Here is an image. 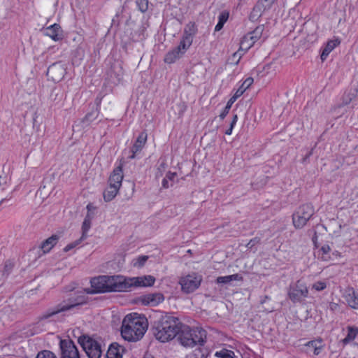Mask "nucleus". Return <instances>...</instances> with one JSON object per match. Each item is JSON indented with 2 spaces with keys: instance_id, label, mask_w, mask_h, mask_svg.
Listing matches in <instances>:
<instances>
[{
  "instance_id": "9b49d317",
  "label": "nucleus",
  "mask_w": 358,
  "mask_h": 358,
  "mask_svg": "<svg viewBox=\"0 0 358 358\" xmlns=\"http://www.w3.org/2000/svg\"><path fill=\"white\" fill-rule=\"evenodd\" d=\"M164 301L162 293H149L136 298V303H141L144 306H156Z\"/></svg>"
},
{
  "instance_id": "c9c22d12",
  "label": "nucleus",
  "mask_w": 358,
  "mask_h": 358,
  "mask_svg": "<svg viewBox=\"0 0 358 358\" xmlns=\"http://www.w3.org/2000/svg\"><path fill=\"white\" fill-rule=\"evenodd\" d=\"M91 227V220L89 217V216H86L85 218L83 226H82V230H83V235L81 236V239H85L87 237V232L89 231V229Z\"/></svg>"
},
{
  "instance_id": "bb28decb",
  "label": "nucleus",
  "mask_w": 358,
  "mask_h": 358,
  "mask_svg": "<svg viewBox=\"0 0 358 358\" xmlns=\"http://www.w3.org/2000/svg\"><path fill=\"white\" fill-rule=\"evenodd\" d=\"M197 32V27L194 22H189L185 27L182 36L189 38L193 41V38Z\"/></svg>"
},
{
  "instance_id": "8fccbe9b",
  "label": "nucleus",
  "mask_w": 358,
  "mask_h": 358,
  "mask_svg": "<svg viewBox=\"0 0 358 358\" xmlns=\"http://www.w3.org/2000/svg\"><path fill=\"white\" fill-rule=\"evenodd\" d=\"M38 324H39V322H38L37 324H36L34 325V330H33V331L31 332V335L39 334L42 331L41 329H38Z\"/></svg>"
},
{
  "instance_id": "4c0bfd02",
  "label": "nucleus",
  "mask_w": 358,
  "mask_h": 358,
  "mask_svg": "<svg viewBox=\"0 0 358 358\" xmlns=\"http://www.w3.org/2000/svg\"><path fill=\"white\" fill-rule=\"evenodd\" d=\"M207 355L203 350L199 348L195 349L192 352L187 355L186 358H206Z\"/></svg>"
},
{
  "instance_id": "f257e3e1",
  "label": "nucleus",
  "mask_w": 358,
  "mask_h": 358,
  "mask_svg": "<svg viewBox=\"0 0 358 358\" xmlns=\"http://www.w3.org/2000/svg\"><path fill=\"white\" fill-rule=\"evenodd\" d=\"M91 289L88 294L122 292L127 288V283L119 275H99L90 280Z\"/></svg>"
},
{
  "instance_id": "cd10ccee",
  "label": "nucleus",
  "mask_w": 358,
  "mask_h": 358,
  "mask_svg": "<svg viewBox=\"0 0 358 358\" xmlns=\"http://www.w3.org/2000/svg\"><path fill=\"white\" fill-rule=\"evenodd\" d=\"M241 280H242V277L239 274L236 273V274L226 275V276H220V277L217 278L216 282L218 284H227L233 280L239 281Z\"/></svg>"
},
{
  "instance_id": "49530a36",
  "label": "nucleus",
  "mask_w": 358,
  "mask_h": 358,
  "mask_svg": "<svg viewBox=\"0 0 358 358\" xmlns=\"http://www.w3.org/2000/svg\"><path fill=\"white\" fill-rule=\"evenodd\" d=\"M327 287V285L324 282L317 281L313 285V288L317 291H322Z\"/></svg>"
},
{
  "instance_id": "e433bc0d",
  "label": "nucleus",
  "mask_w": 358,
  "mask_h": 358,
  "mask_svg": "<svg viewBox=\"0 0 358 358\" xmlns=\"http://www.w3.org/2000/svg\"><path fill=\"white\" fill-rule=\"evenodd\" d=\"M229 15L228 13H222L219 15V20L217 24H216L215 27V31H219L221 30L224 24V23L227 22L228 19Z\"/></svg>"
},
{
  "instance_id": "0eeeda50",
  "label": "nucleus",
  "mask_w": 358,
  "mask_h": 358,
  "mask_svg": "<svg viewBox=\"0 0 358 358\" xmlns=\"http://www.w3.org/2000/svg\"><path fill=\"white\" fill-rule=\"evenodd\" d=\"M308 294V289L306 285L301 280L291 285L288 290V296L293 303L302 302Z\"/></svg>"
},
{
  "instance_id": "a211bd4d",
  "label": "nucleus",
  "mask_w": 358,
  "mask_h": 358,
  "mask_svg": "<svg viewBox=\"0 0 358 358\" xmlns=\"http://www.w3.org/2000/svg\"><path fill=\"white\" fill-rule=\"evenodd\" d=\"M307 352H313L314 355H318L324 349V343L322 339H316L308 341L305 344Z\"/></svg>"
},
{
  "instance_id": "412c9836",
  "label": "nucleus",
  "mask_w": 358,
  "mask_h": 358,
  "mask_svg": "<svg viewBox=\"0 0 358 358\" xmlns=\"http://www.w3.org/2000/svg\"><path fill=\"white\" fill-rule=\"evenodd\" d=\"M155 282V278L150 275L136 277V287H151Z\"/></svg>"
},
{
  "instance_id": "603ef678",
  "label": "nucleus",
  "mask_w": 358,
  "mask_h": 358,
  "mask_svg": "<svg viewBox=\"0 0 358 358\" xmlns=\"http://www.w3.org/2000/svg\"><path fill=\"white\" fill-rule=\"evenodd\" d=\"M259 242V240L257 238L252 239L249 241V243L247 244V247L248 248H252L255 244H257Z\"/></svg>"
},
{
  "instance_id": "79ce46f5",
  "label": "nucleus",
  "mask_w": 358,
  "mask_h": 358,
  "mask_svg": "<svg viewBox=\"0 0 358 358\" xmlns=\"http://www.w3.org/2000/svg\"><path fill=\"white\" fill-rule=\"evenodd\" d=\"M55 71H60V73H61L60 74L62 76L64 75V69L62 68V66L61 65H57L56 64H53L48 68V73H53Z\"/></svg>"
},
{
  "instance_id": "6e6552de",
  "label": "nucleus",
  "mask_w": 358,
  "mask_h": 358,
  "mask_svg": "<svg viewBox=\"0 0 358 358\" xmlns=\"http://www.w3.org/2000/svg\"><path fill=\"white\" fill-rule=\"evenodd\" d=\"M201 280L202 278L201 275H199L196 273H192L181 277L179 280V284L180 285L181 289L183 292L189 294L199 288Z\"/></svg>"
},
{
  "instance_id": "4be33fe9",
  "label": "nucleus",
  "mask_w": 358,
  "mask_h": 358,
  "mask_svg": "<svg viewBox=\"0 0 358 358\" xmlns=\"http://www.w3.org/2000/svg\"><path fill=\"white\" fill-rule=\"evenodd\" d=\"M59 236L54 234L44 241L41 245V248L43 250V253L49 252L57 244Z\"/></svg>"
},
{
  "instance_id": "20e7f679",
  "label": "nucleus",
  "mask_w": 358,
  "mask_h": 358,
  "mask_svg": "<svg viewBox=\"0 0 358 358\" xmlns=\"http://www.w3.org/2000/svg\"><path fill=\"white\" fill-rule=\"evenodd\" d=\"M85 303L86 299L84 295L71 296L57 304L55 308L48 310L40 317V320L48 319L55 315L69 310Z\"/></svg>"
},
{
  "instance_id": "f704fd0d",
  "label": "nucleus",
  "mask_w": 358,
  "mask_h": 358,
  "mask_svg": "<svg viewBox=\"0 0 358 358\" xmlns=\"http://www.w3.org/2000/svg\"><path fill=\"white\" fill-rule=\"evenodd\" d=\"M331 251V248L329 245H324L322 246V248L320 250V258L323 261H329L331 258L329 252Z\"/></svg>"
},
{
  "instance_id": "09e8293b",
  "label": "nucleus",
  "mask_w": 358,
  "mask_h": 358,
  "mask_svg": "<svg viewBox=\"0 0 358 358\" xmlns=\"http://www.w3.org/2000/svg\"><path fill=\"white\" fill-rule=\"evenodd\" d=\"M339 306L336 303L331 302L329 303V308L332 311H336L338 309Z\"/></svg>"
},
{
  "instance_id": "6ab92c4d",
  "label": "nucleus",
  "mask_w": 358,
  "mask_h": 358,
  "mask_svg": "<svg viewBox=\"0 0 358 358\" xmlns=\"http://www.w3.org/2000/svg\"><path fill=\"white\" fill-rule=\"evenodd\" d=\"M124 348L117 343H113L110 345L107 353V358H122Z\"/></svg>"
},
{
  "instance_id": "b1692460",
  "label": "nucleus",
  "mask_w": 358,
  "mask_h": 358,
  "mask_svg": "<svg viewBox=\"0 0 358 358\" xmlns=\"http://www.w3.org/2000/svg\"><path fill=\"white\" fill-rule=\"evenodd\" d=\"M339 41L338 40H331L327 42L325 47L322 49L320 58L322 61H324L329 53L339 44Z\"/></svg>"
},
{
  "instance_id": "39448f33",
  "label": "nucleus",
  "mask_w": 358,
  "mask_h": 358,
  "mask_svg": "<svg viewBox=\"0 0 358 358\" xmlns=\"http://www.w3.org/2000/svg\"><path fill=\"white\" fill-rule=\"evenodd\" d=\"M78 343L89 358H101L103 350L100 341L87 335L78 338Z\"/></svg>"
},
{
  "instance_id": "473e14b6",
  "label": "nucleus",
  "mask_w": 358,
  "mask_h": 358,
  "mask_svg": "<svg viewBox=\"0 0 358 358\" xmlns=\"http://www.w3.org/2000/svg\"><path fill=\"white\" fill-rule=\"evenodd\" d=\"M147 133L146 132H141L137 139L136 140V153L141 150L147 141Z\"/></svg>"
},
{
  "instance_id": "72a5a7b5",
  "label": "nucleus",
  "mask_w": 358,
  "mask_h": 358,
  "mask_svg": "<svg viewBox=\"0 0 358 358\" xmlns=\"http://www.w3.org/2000/svg\"><path fill=\"white\" fill-rule=\"evenodd\" d=\"M215 356L217 358H236L234 352L227 349H222L220 351H217L215 353Z\"/></svg>"
},
{
  "instance_id": "37998d69",
  "label": "nucleus",
  "mask_w": 358,
  "mask_h": 358,
  "mask_svg": "<svg viewBox=\"0 0 358 358\" xmlns=\"http://www.w3.org/2000/svg\"><path fill=\"white\" fill-rule=\"evenodd\" d=\"M111 71H114L117 80L121 79L122 72V68L120 67V64H118V63L115 64L114 66L111 69Z\"/></svg>"
},
{
  "instance_id": "7ed1b4c3",
  "label": "nucleus",
  "mask_w": 358,
  "mask_h": 358,
  "mask_svg": "<svg viewBox=\"0 0 358 358\" xmlns=\"http://www.w3.org/2000/svg\"><path fill=\"white\" fill-rule=\"evenodd\" d=\"M178 329V319L173 316L166 315L155 323L153 334L157 340L165 343L176 336Z\"/></svg>"
},
{
  "instance_id": "2eb2a0df",
  "label": "nucleus",
  "mask_w": 358,
  "mask_h": 358,
  "mask_svg": "<svg viewBox=\"0 0 358 358\" xmlns=\"http://www.w3.org/2000/svg\"><path fill=\"white\" fill-rule=\"evenodd\" d=\"M43 34L54 41H59L63 38V31L60 25L56 23L45 28Z\"/></svg>"
},
{
  "instance_id": "4468645a",
  "label": "nucleus",
  "mask_w": 358,
  "mask_h": 358,
  "mask_svg": "<svg viewBox=\"0 0 358 358\" xmlns=\"http://www.w3.org/2000/svg\"><path fill=\"white\" fill-rule=\"evenodd\" d=\"M124 166L125 162L121 160L120 164L114 169L113 173L110 174L108 179V184L114 185L119 188L120 187L123 179L122 169Z\"/></svg>"
},
{
  "instance_id": "a19ab883",
  "label": "nucleus",
  "mask_w": 358,
  "mask_h": 358,
  "mask_svg": "<svg viewBox=\"0 0 358 358\" xmlns=\"http://www.w3.org/2000/svg\"><path fill=\"white\" fill-rule=\"evenodd\" d=\"M137 6L141 12L144 13L148 9L149 3L148 0H138Z\"/></svg>"
},
{
  "instance_id": "f3484780",
  "label": "nucleus",
  "mask_w": 358,
  "mask_h": 358,
  "mask_svg": "<svg viewBox=\"0 0 358 358\" xmlns=\"http://www.w3.org/2000/svg\"><path fill=\"white\" fill-rule=\"evenodd\" d=\"M348 305L353 308L358 309V294L352 287H348L343 294Z\"/></svg>"
},
{
  "instance_id": "c85d7f7f",
  "label": "nucleus",
  "mask_w": 358,
  "mask_h": 358,
  "mask_svg": "<svg viewBox=\"0 0 358 358\" xmlns=\"http://www.w3.org/2000/svg\"><path fill=\"white\" fill-rule=\"evenodd\" d=\"M192 42L193 41L189 40V38L182 36L178 45L176 48L179 50V52L184 55L192 45Z\"/></svg>"
},
{
  "instance_id": "7c9ffc66",
  "label": "nucleus",
  "mask_w": 358,
  "mask_h": 358,
  "mask_svg": "<svg viewBox=\"0 0 358 358\" xmlns=\"http://www.w3.org/2000/svg\"><path fill=\"white\" fill-rule=\"evenodd\" d=\"M99 111L97 108H93L90 112L86 114L83 117L82 122L85 125H89L92 122L98 117Z\"/></svg>"
},
{
  "instance_id": "4d7b16f0",
  "label": "nucleus",
  "mask_w": 358,
  "mask_h": 358,
  "mask_svg": "<svg viewBox=\"0 0 358 358\" xmlns=\"http://www.w3.org/2000/svg\"><path fill=\"white\" fill-rule=\"evenodd\" d=\"M144 358H148V357H144Z\"/></svg>"
},
{
  "instance_id": "423d86ee",
  "label": "nucleus",
  "mask_w": 358,
  "mask_h": 358,
  "mask_svg": "<svg viewBox=\"0 0 358 358\" xmlns=\"http://www.w3.org/2000/svg\"><path fill=\"white\" fill-rule=\"evenodd\" d=\"M315 213L313 206L310 203L303 204L298 208L292 215V221L296 228L303 227Z\"/></svg>"
},
{
  "instance_id": "393cba45",
  "label": "nucleus",
  "mask_w": 358,
  "mask_h": 358,
  "mask_svg": "<svg viewBox=\"0 0 358 358\" xmlns=\"http://www.w3.org/2000/svg\"><path fill=\"white\" fill-rule=\"evenodd\" d=\"M253 83V78L251 77H249L246 78L241 85L237 89L234 94L231 96L233 97L236 101V99L240 97L245 92V90L250 87V86Z\"/></svg>"
},
{
  "instance_id": "de8ad7c7",
  "label": "nucleus",
  "mask_w": 358,
  "mask_h": 358,
  "mask_svg": "<svg viewBox=\"0 0 358 358\" xmlns=\"http://www.w3.org/2000/svg\"><path fill=\"white\" fill-rule=\"evenodd\" d=\"M158 172L157 173V177L162 176V172L166 169V164L162 163L158 167Z\"/></svg>"
},
{
  "instance_id": "58836bf2",
  "label": "nucleus",
  "mask_w": 358,
  "mask_h": 358,
  "mask_svg": "<svg viewBox=\"0 0 358 358\" xmlns=\"http://www.w3.org/2000/svg\"><path fill=\"white\" fill-rule=\"evenodd\" d=\"M36 358H57V357L52 351L43 350L38 352Z\"/></svg>"
},
{
  "instance_id": "3c124183",
  "label": "nucleus",
  "mask_w": 358,
  "mask_h": 358,
  "mask_svg": "<svg viewBox=\"0 0 358 358\" xmlns=\"http://www.w3.org/2000/svg\"><path fill=\"white\" fill-rule=\"evenodd\" d=\"M238 121V116L236 114H234V116H233V118H232V120L230 123V127H231V129H233L234 126L236 125V122Z\"/></svg>"
},
{
  "instance_id": "f8f14e48",
  "label": "nucleus",
  "mask_w": 358,
  "mask_h": 358,
  "mask_svg": "<svg viewBox=\"0 0 358 358\" xmlns=\"http://www.w3.org/2000/svg\"><path fill=\"white\" fill-rule=\"evenodd\" d=\"M250 38V35H248V34H245L241 41L238 50L233 54V60L236 59V64L238 62L242 55H243L251 47L255 44L254 41Z\"/></svg>"
},
{
  "instance_id": "ea45409f",
  "label": "nucleus",
  "mask_w": 358,
  "mask_h": 358,
  "mask_svg": "<svg viewBox=\"0 0 358 358\" xmlns=\"http://www.w3.org/2000/svg\"><path fill=\"white\" fill-rule=\"evenodd\" d=\"M236 101V100L233 98V97H231L229 99V100L228 101L226 106L224 107L223 111L220 113V117L221 120H223L226 116L229 113L231 108V106L232 104Z\"/></svg>"
},
{
  "instance_id": "c03bdc74",
  "label": "nucleus",
  "mask_w": 358,
  "mask_h": 358,
  "mask_svg": "<svg viewBox=\"0 0 358 358\" xmlns=\"http://www.w3.org/2000/svg\"><path fill=\"white\" fill-rule=\"evenodd\" d=\"M149 259V256L148 255H141L138 257L136 261V265L138 267L141 268L145 265V263Z\"/></svg>"
},
{
  "instance_id": "c756f323",
  "label": "nucleus",
  "mask_w": 358,
  "mask_h": 358,
  "mask_svg": "<svg viewBox=\"0 0 358 358\" xmlns=\"http://www.w3.org/2000/svg\"><path fill=\"white\" fill-rule=\"evenodd\" d=\"M358 334V328L355 327H348V334L346 337L343 339V344L346 345L350 342L352 341L357 336Z\"/></svg>"
},
{
  "instance_id": "5fc2aeb1",
  "label": "nucleus",
  "mask_w": 358,
  "mask_h": 358,
  "mask_svg": "<svg viewBox=\"0 0 358 358\" xmlns=\"http://www.w3.org/2000/svg\"><path fill=\"white\" fill-rule=\"evenodd\" d=\"M232 130H233V129H231V127H229L228 129H227V130H226V131H225V134H227V135H231V133H232Z\"/></svg>"
},
{
  "instance_id": "f03ea898",
  "label": "nucleus",
  "mask_w": 358,
  "mask_h": 358,
  "mask_svg": "<svg viewBox=\"0 0 358 358\" xmlns=\"http://www.w3.org/2000/svg\"><path fill=\"white\" fill-rule=\"evenodd\" d=\"M176 336L182 346L193 348L196 345H204L206 340V331L201 328H191L188 325L182 324L178 327Z\"/></svg>"
},
{
  "instance_id": "ddd939ff",
  "label": "nucleus",
  "mask_w": 358,
  "mask_h": 358,
  "mask_svg": "<svg viewBox=\"0 0 358 358\" xmlns=\"http://www.w3.org/2000/svg\"><path fill=\"white\" fill-rule=\"evenodd\" d=\"M148 329V321L142 314L136 313V341L141 339Z\"/></svg>"
},
{
  "instance_id": "1a4fd4ad",
  "label": "nucleus",
  "mask_w": 358,
  "mask_h": 358,
  "mask_svg": "<svg viewBox=\"0 0 358 358\" xmlns=\"http://www.w3.org/2000/svg\"><path fill=\"white\" fill-rule=\"evenodd\" d=\"M134 313L127 315L123 319L121 327V336L124 341L129 342L134 340Z\"/></svg>"
},
{
  "instance_id": "dca6fc26",
  "label": "nucleus",
  "mask_w": 358,
  "mask_h": 358,
  "mask_svg": "<svg viewBox=\"0 0 358 358\" xmlns=\"http://www.w3.org/2000/svg\"><path fill=\"white\" fill-rule=\"evenodd\" d=\"M276 0H259L253 8L251 13V17H259L262 13L266 9L271 8Z\"/></svg>"
},
{
  "instance_id": "9d476101",
  "label": "nucleus",
  "mask_w": 358,
  "mask_h": 358,
  "mask_svg": "<svg viewBox=\"0 0 358 358\" xmlns=\"http://www.w3.org/2000/svg\"><path fill=\"white\" fill-rule=\"evenodd\" d=\"M59 345L62 350L61 358H80L78 350L71 340H61Z\"/></svg>"
},
{
  "instance_id": "6e6d98bb",
  "label": "nucleus",
  "mask_w": 358,
  "mask_h": 358,
  "mask_svg": "<svg viewBox=\"0 0 358 358\" xmlns=\"http://www.w3.org/2000/svg\"><path fill=\"white\" fill-rule=\"evenodd\" d=\"M5 200H6V199H1V201H0V204H1Z\"/></svg>"
},
{
  "instance_id": "5701e85b",
  "label": "nucleus",
  "mask_w": 358,
  "mask_h": 358,
  "mask_svg": "<svg viewBox=\"0 0 358 358\" xmlns=\"http://www.w3.org/2000/svg\"><path fill=\"white\" fill-rule=\"evenodd\" d=\"M182 55L183 54L179 52L176 48H174L166 54L164 61L166 64H173L182 57Z\"/></svg>"
},
{
  "instance_id": "2f4dec72",
  "label": "nucleus",
  "mask_w": 358,
  "mask_h": 358,
  "mask_svg": "<svg viewBox=\"0 0 358 358\" xmlns=\"http://www.w3.org/2000/svg\"><path fill=\"white\" fill-rule=\"evenodd\" d=\"M176 176V173H167L166 177L162 180V187L166 189L169 188V187H171L173 184V181Z\"/></svg>"
},
{
  "instance_id": "864d4df0",
  "label": "nucleus",
  "mask_w": 358,
  "mask_h": 358,
  "mask_svg": "<svg viewBox=\"0 0 358 358\" xmlns=\"http://www.w3.org/2000/svg\"><path fill=\"white\" fill-rule=\"evenodd\" d=\"M129 158L133 159L134 158V150H133V148L131 149V154L129 156Z\"/></svg>"
},
{
  "instance_id": "a18cd8bd",
  "label": "nucleus",
  "mask_w": 358,
  "mask_h": 358,
  "mask_svg": "<svg viewBox=\"0 0 358 358\" xmlns=\"http://www.w3.org/2000/svg\"><path fill=\"white\" fill-rule=\"evenodd\" d=\"M83 239H81V238L78 240H76V241L70 243V244H68L64 248V252H69V250H71V249L74 248L75 247L78 246L79 244H80L81 241H83Z\"/></svg>"
},
{
  "instance_id": "aec40b11",
  "label": "nucleus",
  "mask_w": 358,
  "mask_h": 358,
  "mask_svg": "<svg viewBox=\"0 0 358 358\" xmlns=\"http://www.w3.org/2000/svg\"><path fill=\"white\" fill-rule=\"evenodd\" d=\"M264 25H259L257 26L253 31L248 33V35H250V38L254 43H257L259 41V43H262L267 38V36L264 34Z\"/></svg>"
},
{
  "instance_id": "a878e982",
  "label": "nucleus",
  "mask_w": 358,
  "mask_h": 358,
  "mask_svg": "<svg viewBox=\"0 0 358 358\" xmlns=\"http://www.w3.org/2000/svg\"><path fill=\"white\" fill-rule=\"evenodd\" d=\"M119 189V187H117V186L114 185L108 184V186L103 192L104 200L106 201H110L111 200H113L117 195Z\"/></svg>"
}]
</instances>
